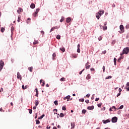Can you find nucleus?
Masks as SVG:
<instances>
[{"instance_id":"f257e3e1","label":"nucleus","mask_w":129,"mask_h":129,"mask_svg":"<svg viewBox=\"0 0 129 129\" xmlns=\"http://www.w3.org/2000/svg\"><path fill=\"white\" fill-rule=\"evenodd\" d=\"M103 14H104V11H100L98 13H96V17L98 20H99V18L100 17H101V15H103Z\"/></svg>"},{"instance_id":"f03ea898","label":"nucleus","mask_w":129,"mask_h":129,"mask_svg":"<svg viewBox=\"0 0 129 129\" xmlns=\"http://www.w3.org/2000/svg\"><path fill=\"white\" fill-rule=\"evenodd\" d=\"M123 52L125 54H127L129 52V48L128 47H126L123 49Z\"/></svg>"},{"instance_id":"7ed1b4c3","label":"nucleus","mask_w":129,"mask_h":129,"mask_svg":"<svg viewBox=\"0 0 129 129\" xmlns=\"http://www.w3.org/2000/svg\"><path fill=\"white\" fill-rule=\"evenodd\" d=\"M111 121L113 123H115L117 121V118L116 117H113L112 118Z\"/></svg>"},{"instance_id":"20e7f679","label":"nucleus","mask_w":129,"mask_h":129,"mask_svg":"<svg viewBox=\"0 0 129 129\" xmlns=\"http://www.w3.org/2000/svg\"><path fill=\"white\" fill-rule=\"evenodd\" d=\"M120 30L122 31V33H123L124 32V27H123V25H120Z\"/></svg>"},{"instance_id":"39448f33","label":"nucleus","mask_w":129,"mask_h":129,"mask_svg":"<svg viewBox=\"0 0 129 129\" xmlns=\"http://www.w3.org/2000/svg\"><path fill=\"white\" fill-rule=\"evenodd\" d=\"M17 78L18 79H20V80H22V76L19 72L17 73Z\"/></svg>"},{"instance_id":"423d86ee","label":"nucleus","mask_w":129,"mask_h":129,"mask_svg":"<svg viewBox=\"0 0 129 129\" xmlns=\"http://www.w3.org/2000/svg\"><path fill=\"white\" fill-rule=\"evenodd\" d=\"M5 66V62L3 61V60H0V66L1 67H4Z\"/></svg>"},{"instance_id":"0eeeda50","label":"nucleus","mask_w":129,"mask_h":129,"mask_svg":"<svg viewBox=\"0 0 129 129\" xmlns=\"http://www.w3.org/2000/svg\"><path fill=\"white\" fill-rule=\"evenodd\" d=\"M102 122H103V123H107L108 122H110V120H109V119H108L107 120H103Z\"/></svg>"},{"instance_id":"6e6552de","label":"nucleus","mask_w":129,"mask_h":129,"mask_svg":"<svg viewBox=\"0 0 129 129\" xmlns=\"http://www.w3.org/2000/svg\"><path fill=\"white\" fill-rule=\"evenodd\" d=\"M56 29H59V27H57V26H55L52 27L51 30H50V32H53V31H54V30H56Z\"/></svg>"},{"instance_id":"1a4fd4ad","label":"nucleus","mask_w":129,"mask_h":129,"mask_svg":"<svg viewBox=\"0 0 129 129\" xmlns=\"http://www.w3.org/2000/svg\"><path fill=\"white\" fill-rule=\"evenodd\" d=\"M70 95H68L67 97L63 98L64 100H66L67 99V101H69V99H70Z\"/></svg>"},{"instance_id":"9d476101","label":"nucleus","mask_w":129,"mask_h":129,"mask_svg":"<svg viewBox=\"0 0 129 129\" xmlns=\"http://www.w3.org/2000/svg\"><path fill=\"white\" fill-rule=\"evenodd\" d=\"M87 109H88L89 110H92V109H94V106H88V107H87Z\"/></svg>"},{"instance_id":"9b49d317","label":"nucleus","mask_w":129,"mask_h":129,"mask_svg":"<svg viewBox=\"0 0 129 129\" xmlns=\"http://www.w3.org/2000/svg\"><path fill=\"white\" fill-rule=\"evenodd\" d=\"M17 13L18 14H21V13H23V9L21 8H19V9L17 10Z\"/></svg>"},{"instance_id":"f8f14e48","label":"nucleus","mask_w":129,"mask_h":129,"mask_svg":"<svg viewBox=\"0 0 129 129\" xmlns=\"http://www.w3.org/2000/svg\"><path fill=\"white\" fill-rule=\"evenodd\" d=\"M66 22L68 23L71 22V18H70V17L67 18L66 19Z\"/></svg>"},{"instance_id":"ddd939ff","label":"nucleus","mask_w":129,"mask_h":129,"mask_svg":"<svg viewBox=\"0 0 129 129\" xmlns=\"http://www.w3.org/2000/svg\"><path fill=\"white\" fill-rule=\"evenodd\" d=\"M35 91H36V95H35V96H36L37 97H38V95H39V91H38V89L36 88L35 89Z\"/></svg>"},{"instance_id":"4468645a","label":"nucleus","mask_w":129,"mask_h":129,"mask_svg":"<svg viewBox=\"0 0 129 129\" xmlns=\"http://www.w3.org/2000/svg\"><path fill=\"white\" fill-rule=\"evenodd\" d=\"M71 126H72L71 129L74 128V127H75V122H72L71 123Z\"/></svg>"},{"instance_id":"2eb2a0df","label":"nucleus","mask_w":129,"mask_h":129,"mask_svg":"<svg viewBox=\"0 0 129 129\" xmlns=\"http://www.w3.org/2000/svg\"><path fill=\"white\" fill-rule=\"evenodd\" d=\"M36 7V5H35L34 4H31V5H30V8L31 9H35V7Z\"/></svg>"},{"instance_id":"dca6fc26","label":"nucleus","mask_w":129,"mask_h":129,"mask_svg":"<svg viewBox=\"0 0 129 129\" xmlns=\"http://www.w3.org/2000/svg\"><path fill=\"white\" fill-rule=\"evenodd\" d=\"M64 20L65 18L64 17V16H62L61 19L60 20V23H62V22H63V21H64Z\"/></svg>"},{"instance_id":"f3484780","label":"nucleus","mask_w":129,"mask_h":129,"mask_svg":"<svg viewBox=\"0 0 129 129\" xmlns=\"http://www.w3.org/2000/svg\"><path fill=\"white\" fill-rule=\"evenodd\" d=\"M28 70H29L30 72H33V67L28 68Z\"/></svg>"},{"instance_id":"a211bd4d","label":"nucleus","mask_w":129,"mask_h":129,"mask_svg":"<svg viewBox=\"0 0 129 129\" xmlns=\"http://www.w3.org/2000/svg\"><path fill=\"white\" fill-rule=\"evenodd\" d=\"M90 78H91V77H90V74H88L87 77L86 78V79L88 80L89 79H90Z\"/></svg>"},{"instance_id":"6ab92c4d","label":"nucleus","mask_w":129,"mask_h":129,"mask_svg":"<svg viewBox=\"0 0 129 129\" xmlns=\"http://www.w3.org/2000/svg\"><path fill=\"white\" fill-rule=\"evenodd\" d=\"M44 116H45V114H42L41 116L38 118V119H42Z\"/></svg>"},{"instance_id":"aec40b11","label":"nucleus","mask_w":129,"mask_h":129,"mask_svg":"<svg viewBox=\"0 0 129 129\" xmlns=\"http://www.w3.org/2000/svg\"><path fill=\"white\" fill-rule=\"evenodd\" d=\"M103 31H105V30H107V26H106L105 25L103 27Z\"/></svg>"},{"instance_id":"412c9836","label":"nucleus","mask_w":129,"mask_h":129,"mask_svg":"<svg viewBox=\"0 0 129 129\" xmlns=\"http://www.w3.org/2000/svg\"><path fill=\"white\" fill-rule=\"evenodd\" d=\"M11 33H12V34H13V33H14V30H15V28H14V27L12 26V27H11Z\"/></svg>"},{"instance_id":"4be33fe9","label":"nucleus","mask_w":129,"mask_h":129,"mask_svg":"<svg viewBox=\"0 0 129 129\" xmlns=\"http://www.w3.org/2000/svg\"><path fill=\"white\" fill-rule=\"evenodd\" d=\"M21 16H19L18 18V20L17 22H18V23H20V22H21Z\"/></svg>"},{"instance_id":"5701e85b","label":"nucleus","mask_w":129,"mask_h":129,"mask_svg":"<svg viewBox=\"0 0 129 129\" xmlns=\"http://www.w3.org/2000/svg\"><path fill=\"white\" fill-rule=\"evenodd\" d=\"M60 50H61L62 52H65V48L63 47H61V48H60Z\"/></svg>"},{"instance_id":"b1692460","label":"nucleus","mask_w":129,"mask_h":129,"mask_svg":"<svg viewBox=\"0 0 129 129\" xmlns=\"http://www.w3.org/2000/svg\"><path fill=\"white\" fill-rule=\"evenodd\" d=\"M6 30V29H5V28L2 27L1 29V32H2V33H4L5 32V30Z\"/></svg>"},{"instance_id":"393cba45","label":"nucleus","mask_w":129,"mask_h":129,"mask_svg":"<svg viewBox=\"0 0 129 129\" xmlns=\"http://www.w3.org/2000/svg\"><path fill=\"white\" fill-rule=\"evenodd\" d=\"M38 43H39V42H38V41H37V40H35L33 43V45H36Z\"/></svg>"},{"instance_id":"a878e982","label":"nucleus","mask_w":129,"mask_h":129,"mask_svg":"<svg viewBox=\"0 0 129 129\" xmlns=\"http://www.w3.org/2000/svg\"><path fill=\"white\" fill-rule=\"evenodd\" d=\"M38 105H39V101L36 100L35 101V106H38Z\"/></svg>"},{"instance_id":"bb28decb","label":"nucleus","mask_w":129,"mask_h":129,"mask_svg":"<svg viewBox=\"0 0 129 129\" xmlns=\"http://www.w3.org/2000/svg\"><path fill=\"white\" fill-rule=\"evenodd\" d=\"M56 39H57V40H60V39H61V36H60V35H57L56 36Z\"/></svg>"},{"instance_id":"cd10ccee","label":"nucleus","mask_w":129,"mask_h":129,"mask_svg":"<svg viewBox=\"0 0 129 129\" xmlns=\"http://www.w3.org/2000/svg\"><path fill=\"white\" fill-rule=\"evenodd\" d=\"M65 80H66V79H65V78H64V77L61 78L60 79V81H65Z\"/></svg>"},{"instance_id":"c85d7f7f","label":"nucleus","mask_w":129,"mask_h":129,"mask_svg":"<svg viewBox=\"0 0 129 129\" xmlns=\"http://www.w3.org/2000/svg\"><path fill=\"white\" fill-rule=\"evenodd\" d=\"M116 61H117L116 58L115 57L114 58V65H116Z\"/></svg>"},{"instance_id":"c756f323","label":"nucleus","mask_w":129,"mask_h":129,"mask_svg":"<svg viewBox=\"0 0 129 129\" xmlns=\"http://www.w3.org/2000/svg\"><path fill=\"white\" fill-rule=\"evenodd\" d=\"M60 117H64V114L63 113H60L59 114Z\"/></svg>"},{"instance_id":"7c9ffc66","label":"nucleus","mask_w":129,"mask_h":129,"mask_svg":"<svg viewBox=\"0 0 129 129\" xmlns=\"http://www.w3.org/2000/svg\"><path fill=\"white\" fill-rule=\"evenodd\" d=\"M101 105H102V103H100L97 104V106L100 108L101 107Z\"/></svg>"},{"instance_id":"2f4dec72","label":"nucleus","mask_w":129,"mask_h":129,"mask_svg":"<svg viewBox=\"0 0 129 129\" xmlns=\"http://www.w3.org/2000/svg\"><path fill=\"white\" fill-rule=\"evenodd\" d=\"M111 78H112V77L111 76H110L106 77L105 79H110Z\"/></svg>"},{"instance_id":"473e14b6","label":"nucleus","mask_w":129,"mask_h":129,"mask_svg":"<svg viewBox=\"0 0 129 129\" xmlns=\"http://www.w3.org/2000/svg\"><path fill=\"white\" fill-rule=\"evenodd\" d=\"M36 124H40V120H38V119H36Z\"/></svg>"},{"instance_id":"72a5a7b5","label":"nucleus","mask_w":129,"mask_h":129,"mask_svg":"<svg viewBox=\"0 0 129 129\" xmlns=\"http://www.w3.org/2000/svg\"><path fill=\"white\" fill-rule=\"evenodd\" d=\"M79 101L80 102H84V98L80 99Z\"/></svg>"},{"instance_id":"f704fd0d","label":"nucleus","mask_w":129,"mask_h":129,"mask_svg":"<svg viewBox=\"0 0 129 129\" xmlns=\"http://www.w3.org/2000/svg\"><path fill=\"white\" fill-rule=\"evenodd\" d=\"M86 112H87V111L85 109H83L82 110V113H83L84 114H85V113H86Z\"/></svg>"},{"instance_id":"c9c22d12","label":"nucleus","mask_w":129,"mask_h":129,"mask_svg":"<svg viewBox=\"0 0 129 129\" xmlns=\"http://www.w3.org/2000/svg\"><path fill=\"white\" fill-rule=\"evenodd\" d=\"M54 103L55 105H58V101L56 100V101H54Z\"/></svg>"},{"instance_id":"e433bc0d","label":"nucleus","mask_w":129,"mask_h":129,"mask_svg":"<svg viewBox=\"0 0 129 129\" xmlns=\"http://www.w3.org/2000/svg\"><path fill=\"white\" fill-rule=\"evenodd\" d=\"M37 15H38V13H37V12H35L34 13H33V17H36Z\"/></svg>"},{"instance_id":"4c0bfd02","label":"nucleus","mask_w":129,"mask_h":129,"mask_svg":"<svg viewBox=\"0 0 129 129\" xmlns=\"http://www.w3.org/2000/svg\"><path fill=\"white\" fill-rule=\"evenodd\" d=\"M29 112L30 114H32V112H33V110L32 109H29Z\"/></svg>"},{"instance_id":"58836bf2","label":"nucleus","mask_w":129,"mask_h":129,"mask_svg":"<svg viewBox=\"0 0 129 129\" xmlns=\"http://www.w3.org/2000/svg\"><path fill=\"white\" fill-rule=\"evenodd\" d=\"M62 110H66V106H62Z\"/></svg>"},{"instance_id":"ea45409f","label":"nucleus","mask_w":129,"mask_h":129,"mask_svg":"<svg viewBox=\"0 0 129 129\" xmlns=\"http://www.w3.org/2000/svg\"><path fill=\"white\" fill-rule=\"evenodd\" d=\"M40 11V9L38 8L36 10L35 13H39V11Z\"/></svg>"},{"instance_id":"a19ab883","label":"nucleus","mask_w":129,"mask_h":129,"mask_svg":"<svg viewBox=\"0 0 129 129\" xmlns=\"http://www.w3.org/2000/svg\"><path fill=\"white\" fill-rule=\"evenodd\" d=\"M103 72H105V67L104 66H103Z\"/></svg>"},{"instance_id":"79ce46f5","label":"nucleus","mask_w":129,"mask_h":129,"mask_svg":"<svg viewBox=\"0 0 129 129\" xmlns=\"http://www.w3.org/2000/svg\"><path fill=\"white\" fill-rule=\"evenodd\" d=\"M90 68V65H88L86 66V69H89Z\"/></svg>"},{"instance_id":"37998d69","label":"nucleus","mask_w":129,"mask_h":129,"mask_svg":"<svg viewBox=\"0 0 129 129\" xmlns=\"http://www.w3.org/2000/svg\"><path fill=\"white\" fill-rule=\"evenodd\" d=\"M99 41H101L102 40V37L100 36L98 37Z\"/></svg>"},{"instance_id":"c03bdc74","label":"nucleus","mask_w":129,"mask_h":129,"mask_svg":"<svg viewBox=\"0 0 129 129\" xmlns=\"http://www.w3.org/2000/svg\"><path fill=\"white\" fill-rule=\"evenodd\" d=\"M22 89H23L24 90H25V89H27V88H25V86L23 85L22 86Z\"/></svg>"},{"instance_id":"a18cd8bd","label":"nucleus","mask_w":129,"mask_h":129,"mask_svg":"<svg viewBox=\"0 0 129 129\" xmlns=\"http://www.w3.org/2000/svg\"><path fill=\"white\" fill-rule=\"evenodd\" d=\"M123 108V105H121L119 108V109H122Z\"/></svg>"},{"instance_id":"49530a36","label":"nucleus","mask_w":129,"mask_h":129,"mask_svg":"<svg viewBox=\"0 0 129 129\" xmlns=\"http://www.w3.org/2000/svg\"><path fill=\"white\" fill-rule=\"evenodd\" d=\"M85 69H83V70H82V71L79 72V74L80 75H81V74H82V72H83V71H84Z\"/></svg>"},{"instance_id":"de8ad7c7","label":"nucleus","mask_w":129,"mask_h":129,"mask_svg":"<svg viewBox=\"0 0 129 129\" xmlns=\"http://www.w3.org/2000/svg\"><path fill=\"white\" fill-rule=\"evenodd\" d=\"M52 57H53V58H55V57H56V53H53Z\"/></svg>"},{"instance_id":"09e8293b","label":"nucleus","mask_w":129,"mask_h":129,"mask_svg":"<svg viewBox=\"0 0 129 129\" xmlns=\"http://www.w3.org/2000/svg\"><path fill=\"white\" fill-rule=\"evenodd\" d=\"M89 64H90L89 62L88 61V62L85 64V67H86V66H88V65H89Z\"/></svg>"},{"instance_id":"8fccbe9b","label":"nucleus","mask_w":129,"mask_h":129,"mask_svg":"<svg viewBox=\"0 0 129 129\" xmlns=\"http://www.w3.org/2000/svg\"><path fill=\"white\" fill-rule=\"evenodd\" d=\"M45 86V81H43L42 82V84L41 85V86Z\"/></svg>"},{"instance_id":"3c124183","label":"nucleus","mask_w":129,"mask_h":129,"mask_svg":"<svg viewBox=\"0 0 129 129\" xmlns=\"http://www.w3.org/2000/svg\"><path fill=\"white\" fill-rule=\"evenodd\" d=\"M126 29H129V24H127L125 26Z\"/></svg>"},{"instance_id":"603ef678","label":"nucleus","mask_w":129,"mask_h":129,"mask_svg":"<svg viewBox=\"0 0 129 129\" xmlns=\"http://www.w3.org/2000/svg\"><path fill=\"white\" fill-rule=\"evenodd\" d=\"M41 34H42V36H43L44 34H45V32H44V31H41Z\"/></svg>"},{"instance_id":"864d4df0","label":"nucleus","mask_w":129,"mask_h":129,"mask_svg":"<svg viewBox=\"0 0 129 129\" xmlns=\"http://www.w3.org/2000/svg\"><path fill=\"white\" fill-rule=\"evenodd\" d=\"M129 87V82H127L126 84V87Z\"/></svg>"},{"instance_id":"5fc2aeb1","label":"nucleus","mask_w":129,"mask_h":129,"mask_svg":"<svg viewBox=\"0 0 129 129\" xmlns=\"http://www.w3.org/2000/svg\"><path fill=\"white\" fill-rule=\"evenodd\" d=\"M111 108H112V109H114V110H115V109H116L115 106H113Z\"/></svg>"},{"instance_id":"6e6d98bb","label":"nucleus","mask_w":129,"mask_h":129,"mask_svg":"<svg viewBox=\"0 0 129 129\" xmlns=\"http://www.w3.org/2000/svg\"><path fill=\"white\" fill-rule=\"evenodd\" d=\"M118 91H119V93H121V91H122V90H121V89L120 88H119V89H118Z\"/></svg>"},{"instance_id":"4d7b16f0","label":"nucleus","mask_w":129,"mask_h":129,"mask_svg":"<svg viewBox=\"0 0 129 129\" xmlns=\"http://www.w3.org/2000/svg\"><path fill=\"white\" fill-rule=\"evenodd\" d=\"M85 102H86V103H89V100H85Z\"/></svg>"},{"instance_id":"13d9d810","label":"nucleus","mask_w":129,"mask_h":129,"mask_svg":"<svg viewBox=\"0 0 129 129\" xmlns=\"http://www.w3.org/2000/svg\"><path fill=\"white\" fill-rule=\"evenodd\" d=\"M77 52L78 53H80V48H78Z\"/></svg>"},{"instance_id":"bf43d9fd","label":"nucleus","mask_w":129,"mask_h":129,"mask_svg":"<svg viewBox=\"0 0 129 129\" xmlns=\"http://www.w3.org/2000/svg\"><path fill=\"white\" fill-rule=\"evenodd\" d=\"M3 68H4L3 67H1L0 66V72L2 71V70H3Z\"/></svg>"},{"instance_id":"052dcab7","label":"nucleus","mask_w":129,"mask_h":129,"mask_svg":"<svg viewBox=\"0 0 129 129\" xmlns=\"http://www.w3.org/2000/svg\"><path fill=\"white\" fill-rule=\"evenodd\" d=\"M126 89L127 90V91H129V87H126Z\"/></svg>"},{"instance_id":"680f3d73","label":"nucleus","mask_w":129,"mask_h":129,"mask_svg":"<svg viewBox=\"0 0 129 129\" xmlns=\"http://www.w3.org/2000/svg\"><path fill=\"white\" fill-rule=\"evenodd\" d=\"M89 96H90V94H88L86 95V97H89Z\"/></svg>"},{"instance_id":"e2e57ef3","label":"nucleus","mask_w":129,"mask_h":129,"mask_svg":"<svg viewBox=\"0 0 129 129\" xmlns=\"http://www.w3.org/2000/svg\"><path fill=\"white\" fill-rule=\"evenodd\" d=\"M3 91H4V89L1 88V90H0V92H3Z\"/></svg>"},{"instance_id":"0e129e2a","label":"nucleus","mask_w":129,"mask_h":129,"mask_svg":"<svg viewBox=\"0 0 129 129\" xmlns=\"http://www.w3.org/2000/svg\"><path fill=\"white\" fill-rule=\"evenodd\" d=\"M99 100V98H97L95 99V101H98Z\"/></svg>"},{"instance_id":"69168bd1","label":"nucleus","mask_w":129,"mask_h":129,"mask_svg":"<svg viewBox=\"0 0 129 129\" xmlns=\"http://www.w3.org/2000/svg\"><path fill=\"white\" fill-rule=\"evenodd\" d=\"M121 93H118V94L117 95V97H118V96H119V95H120Z\"/></svg>"},{"instance_id":"338daca9","label":"nucleus","mask_w":129,"mask_h":129,"mask_svg":"<svg viewBox=\"0 0 129 129\" xmlns=\"http://www.w3.org/2000/svg\"><path fill=\"white\" fill-rule=\"evenodd\" d=\"M101 110H105V107H104L102 109H101Z\"/></svg>"},{"instance_id":"774afa93","label":"nucleus","mask_w":129,"mask_h":129,"mask_svg":"<svg viewBox=\"0 0 129 129\" xmlns=\"http://www.w3.org/2000/svg\"><path fill=\"white\" fill-rule=\"evenodd\" d=\"M52 129H57V127H56V126H53V127Z\"/></svg>"}]
</instances>
